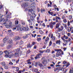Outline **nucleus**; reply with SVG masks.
Returning a JSON list of instances; mask_svg holds the SVG:
<instances>
[{
	"instance_id": "2eb2a0df",
	"label": "nucleus",
	"mask_w": 73,
	"mask_h": 73,
	"mask_svg": "<svg viewBox=\"0 0 73 73\" xmlns=\"http://www.w3.org/2000/svg\"><path fill=\"white\" fill-rule=\"evenodd\" d=\"M72 31V28L70 27H68L67 29V31L68 32H70Z\"/></svg>"
},
{
	"instance_id": "ea45409f",
	"label": "nucleus",
	"mask_w": 73,
	"mask_h": 73,
	"mask_svg": "<svg viewBox=\"0 0 73 73\" xmlns=\"http://www.w3.org/2000/svg\"><path fill=\"white\" fill-rule=\"evenodd\" d=\"M63 25L64 27L65 28V29H67V25L65 24H64Z\"/></svg>"
},
{
	"instance_id": "a878e982",
	"label": "nucleus",
	"mask_w": 73,
	"mask_h": 73,
	"mask_svg": "<svg viewBox=\"0 0 73 73\" xmlns=\"http://www.w3.org/2000/svg\"><path fill=\"white\" fill-rule=\"evenodd\" d=\"M49 38L48 37H47L46 38V39L45 40V41H46V43H47V41H49Z\"/></svg>"
},
{
	"instance_id": "f257e3e1",
	"label": "nucleus",
	"mask_w": 73,
	"mask_h": 73,
	"mask_svg": "<svg viewBox=\"0 0 73 73\" xmlns=\"http://www.w3.org/2000/svg\"><path fill=\"white\" fill-rule=\"evenodd\" d=\"M55 52H57L56 54V57H58L59 56H61V54H64V52L61 49H56L55 50Z\"/></svg>"
},
{
	"instance_id": "c85d7f7f",
	"label": "nucleus",
	"mask_w": 73,
	"mask_h": 73,
	"mask_svg": "<svg viewBox=\"0 0 73 73\" xmlns=\"http://www.w3.org/2000/svg\"><path fill=\"white\" fill-rule=\"evenodd\" d=\"M37 40L38 41H40L41 40V38L40 37L37 38Z\"/></svg>"
},
{
	"instance_id": "b1692460",
	"label": "nucleus",
	"mask_w": 73,
	"mask_h": 73,
	"mask_svg": "<svg viewBox=\"0 0 73 73\" xmlns=\"http://www.w3.org/2000/svg\"><path fill=\"white\" fill-rule=\"evenodd\" d=\"M58 69H60V70H62V67H59L58 68H56V70H58Z\"/></svg>"
},
{
	"instance_id": "8fccbe9b",
	"label": "nucleus",
	"mask_w": 73,
	"mask_h": 73,
	"mask_svg": "<svg viewBox=\"0 0 73 73\" xmlns=\"http://www.w3.org/2000/svg\"><path fill=\"white\" fill-rule=\"evenodd\" d=\"M52 56V57L53 58H56V55L54 54H53Z\"/></svg>"
},
{
	"instance_id": "39448f33",
	"label": "nucleus",
	"mask_w": 73,
	"mask_h": 73,
	"mask_svg": "<svg viewBox=\"0 0 73 73\" xmlns=\"http://www.w3.org/2000/svg\"><path fill=\"white\" fill-rule=\"evenodd\" d=\"M4 52L5 53V57L6 56H8V55L9 54V52L7 51V50L4 51Z\"/></svg>"
},
{
	"instance_id": "4d7b16f0",
	"label": "nucleus",
	"mask_w": 73,
	"mask_h": 73,
	"mask_svg": "<svg viewBox=\"0 0 73 73\" xmlns=\"http://www.w3.org/2000/svg\"><path fill=\"white\" fill-rule=\"evenodd\" d=\"M11 57H14V54H12L11 55H10Z\"/></svg>"
},
{
	"instance_id": "ddd939ff",
	"label": "nucleus",
	"mask_w": 73,
	"mask_h": 73,
	"mask_svg": "<svg viewBox=\"0 0 73 73\" xmlns=\"http://www.w3.org/2000/svg\"><path fill=\"white\" fill-rule=\"evenodd\" d=\"M51 38L52 40H53V41H54L55 40H56V38H55V37H53V34H51Z\"/></svg>"
},
{
	"instance_id": "4be33fe9",
	"label": "nucleus",
	"mask_w": 73,
	"mask_h": 73,
	"mask_svg": "<svg viewBox=\"0 0 73 73\" xmlns=\"http://www.w3.org/2000/svg\"><path fill=\"white\" fill-rule=\"evenodd\" d=\"M23 4L24 6H25V7H27V6H28V2H24Z\"/></svg>"
},
{
	"instance_id": "09e8293b",
	"label": "nucleus",
	"mask_w": 73,
	"mask_h": 73,
	"mask_svg": "<svg viewBox=\"0 0 73 73\" xmlns=\"http://www.w3.org/2000/svg\"><path fill=\"white\" fill-rule=\"evenodd\" d=\"M50 23H51V24L52 25H55V24H56V22H53V23L51 22Z\"/></svg>"
},
{
	"instance_id": "de8ad7c7",
	"label": "nucleus",
	"mask_w": 73,
	"mask_h": 73,
	"mask_svg": "<svg viewBox=\"0 0 73 73\" xmlns=\"http://www.w3.org/2000/svg\"><path fill=\"white\" fill-rule=\"evenodd\" d=\"M37 46L36 45H35L33 48V49H36V48H37Z\"/></svg>"
},
{
	"instance_id": "5701e85b",
	"label": "nucleus",
	"mask_w": 73,
	"mask_h": 73,
	"mask_svg": "<svg viewBox=\"0 0 73 73\" xmlns=\"http://www.w3.org/2000/svg\"><path fill=\"white\" fill-rule=\"evenodd\" d=\"M48 13L49 15H51V16H53V12H51L50 11H48Z\"/></svg>"
},
{
	"instance_id": "603ef678",
	"label": "nucleus",
	"mask_w": 73,
	"mask_h": 73,
	"mask_svg": "<svg viewBox=\"0 0 73 73\" xmlns=\"http://www.w3.org/2000/svg\"><path fill=\"white\" fill-rule=\"evenodd\" d=\"M32 44L33 45H35V44H36V42H32Z\"/></svg>"
},
{
	"instance_id": "e433bc0d",
	"label": "nucleus",
	"mask_w": 73,
	"mask_h": 73,
	"mask_svg": "<svg viewBox=\"0 0 73 73\" xmlns=\"http://www.w3.org/2000/svg\"><path fill=\"white\" fill-rule=\"evenodd\" d=\"M38 65L40 66V67H42L43 66V65H42V64L41 63H39L38 64Z\"/></svg>"
},
{
	"instance_id": "58836bf2",
	"label": "nucleus",
	"mask_w": 73,
	"mask_h": 73,
	"mask_svg": "<svg viewBox=\"0 0 73 73\" xmlns=\"http://www.w3.org/2000/svg\"><path fill=\"white\" fill-rule=\"evenodd\" d=\"M39 52L40 53H43L44 52L45 50H44V51H42L41 50H39Z\"/></svg>"
},
{
	"instance_id": "f704fd0d",
	"label": "nucleus",
	"mask_w": 73,
	"mask_h": 73,
	"mask_svg": "<svg viewBox=\"0 0 73 73\" xmlns=\"http://www.w3.org/2000/svg\"><path fill=\"white\" fill-rule=\"evenodd\" d=\"M52 40H50L49 43V45L48 46H50L51 45H52Z\"/></svg>"
},
{
	"instance_id": "e2e57ef3",
	"label": "nucleus",
	"mask_w": 73,
	"mask_h": 73,
	"mask_svg": "<svg viewBox=\"0 0 73 73\" xmlns=\"http://www.w3.org/2000/svg\"><path fill=\"white\" fill-rule=\"evenodd\" d=\"M19 68L18 67H17L16 68V71H19Z\"/></svg>"
},
{
	"instance_id": "c9c22d12",
	"label": "nucleus",
	"mask_w": 73,
	"mask_h": 73,
	"mask_svg": "<svg viewBox=\"0 0 73 73\" xmlns=\"http://www.w3.org/2000/svg\"><path fill=\"white\" fill-rule=\"evenodd\" d=\"M11 17L9 15H8L6 17L7 19H11Z\"/></svg>"
},
{
	"instance_id": "f3484780",
	"label": "nucleus",
	"mask_w": 73,
	"mask_h": 73,
	"mask_svg": "<svg viewBox=\"0 0 73 73\" xmlns=\"http://www.w3.org/2000/svg\"><path fill=\"white\" fill-rule=\"evenodd\" d=\"M14 56L15 57H19V54L17 52H16L14 54Z\"/></svg>"
},
{
	"instance_id": "338daca9",
	"label": "nucleus",
	"mask_w": 73,
	"mask_h": 73,
	"mask_svg": "<svg viewBox=\"0 0 73 73\" xmlns=\"http://www.w3.org/2000/svg\"><path fill=\"white\" fill-rule=\"evenodd\" d=\"M69 19H72V16L70 15L69 17Z\"/></svg>"
},
{
	"instance_id": "37998d69",
	"label": "nucleus",
	"mask_w": 73,
	"mask_h": 73,
	"mask_svg": "<svg viewBox=\"0 0 73 73\" xmlns=\"http://www.w3.org/2000/svg\"><path fill=\"white\" fill-rule=\"evenodd\" d=\"M39 32L40 33V34H41V35H42V34H43V32H42V31L41 30L39 31Z\"/></svg>"
},
{
	"instance_id": "4c0bfd02",
	"label": "nucleus",
	"mask_w": 73,
	"mask_h": 73,
	"mask_svg": "<svg viewBox=\"0 0 73 73\" xmlns=\"http://www.w3.org/2000/svg\"><path fill=\"white\" fill-rule=\"evenodd\" d=\"M9 65H13V63L11 62H9Z\"/></svg>"
},
{
	"instance_id": "bb28decb",
	"label": "nucleus",
	"mask_w": 73,
	"mask_h": 73,
	"mask_svg": "<svg viewBox=\"0 0 73 73\" xmlns=\"http://www.w3.org/2000/svg\"><path fill=\"white\" fill-rule=\"evenodd\" d=\"M45 9H41V10H40V11H41V13H42V12H45Z\"/></svg>"
},
{
	"instance_id": "0e129e2a",
	"label": "nucleus",
	"mask_w": 73,
	"mask_h": 73,
	"mask_svg": "<svg viewBox=\"0 0 73 73\" xmlns=\"http://www.w3.org/2000/svg\"><path fill=\"white\" fill-rule=\"evenodd\" d=\"M29 28H26V29L25 31H29Z\"/></svg>"
},
{
	"instance_id": "2f4dec72",
	"label": "nucleus",
	"mask_w": 73,
	"mask_h": 73,
	"mask_svg": "<svg viewBox=\"0 0 73 73\" xmlns=\"http://www.w3.org/2000/svg\"><path fill=\"white\" fill-rule=\"evenodd\" d=\"M50 52V50L49 49H47L46 50V53H49Z\"/></svg>"
},
{
	"instance_id": "7c9ffc66",
	"label": "nucleus",
	"mask_w": 73,
	"mask_h": 73,
	"mask_svg": "<svg viewBox=\"0 0 73 73\" xmlns=\"http://www.w3.org/2000/svg\"><path fill=\"white\" fill-rule=\"evenodd\" d=\"M60 27V25H59V24L58 23H57L55 27L57 29L58 28V27Z\"/></svg>"
},
{
	"instance_id": "3c124183",
	"label": "nucleus",
	"mask_w": 73,
	"mask_h": 73,
	"mask_svg": "<svg viewBox=\"0 0 73 73\" xmlns=\"http://www.w3.org/2000/svg\"><path fill=\"white\" fill-rule=\"evenodd\" d=\"M46 68V65L44 64L43 68H44V69H45Z\"/></svg>"
},
{
	"instance_id": "9b49d317",
	"label": "nucleus",
	"mask_w": 73,
	"mask_h": 73,
	"mask_svg": "<svg viewBox=\"0 0 73 73\" xmlns=\"http://www.w3.org/2000/svg\"><path fill=\"white\" fill-rule=\"evenodd\" d=\"M3 25H4L7 28H9V26L8 25L6 24V23H4L3 24Z\"/></svg>"
},
{
	"instance_id": "49530a36",
	"label": "nucleus",
	"mask_w": 73,
	"mask_h": 73,
	"mask_svg": "<svg viewBox=\"0 0 73 73\" xmlns=\"http://www.w3.org/2000/svg\"><path fill=\"white\" fill-rule=\"evenodd\" d=\"M31 8L32 9H34L35 7L34 6H32L31 7Z\"/></svg>"
},
{
	"instance_id": "72a5a7b5",
	"label": "nucleus",
	"mask_w": 73,
	"mask_h": 73,
	"mask_svg": "<svg viewBox=\"0 0 73 73\" xmlns=\"http://www.w3.org/2000/svg\"><path fill=\"white\" fill-rule=\"evenodd\" d=\"M8 42L9 44H11L12 43V39L9 40Z\"/></svg>"
},
{
	"instance_id": "9d476101",
	"label": "nucleus",
	"mask_w": 73,
	"mask_h": 73,
	"mask_svg": "<svg viewBox=\"0 0 73 73\" xmlns=\"http://www.w3.org/2000/svg\"><path fill=\"white\" fill-rule=\"evenodd\" d=\"M12 44H11L8 46L7 47V48L8 49H10V48H12Z\"/></svg>"
},
{
	"instance_id": "1a4fd4ad",
	"label": "nucleus",
	"mask_w": 73,
	"mask_h": 73,
	"mask_svg": "<svg viewBox=\"0 0 73 73\" xmlns=\"http://www.w3.org/2000/svg\"><path fill=\"white\" fill-rule=\"evenodd\" d=\"M70 65V64L69 63H68L64 65L63 66V67H65L66 68L67 67H68Z\"/></svg>"
},
{
	"instance_id": "a19ab883",
	"label": "nucleus",
	"mask_w": 73,
	"mask_h": 73,
	"mask_svg": "<svg viewBox=\"0 0 73 73\" xmlns=\"http://www.w3.org/2000/svg\"><path fill=\"white\" fill-rule=\"evenodd\" d=\"M20 44H21L24 43V42L22 40H21L19 42Z\"/></svg>"
},
{
	"instance_id": "69168bd1",
	"label": "nucleus",
	"mask_w": 73,
	"mask_h": 73,
	"mask_svg": "<svg viewBox=\"0 0 73 73\" xmlns=\"http://www.w3.org/2000/svg\"><path fill=\"white\" fill-rule=\"evenodd\" d=\"M8 55V56H6V57H9V58H11V55Z\"/></svg>"
},
{
	"instance_id": "13d9d810",
	"label": "nucleus",
	"mask_w": 73,
	"mask_h": 73,
	"mask_svg": "<svg viewBox=\"0 0 73 73\" xmlns=\"http://www.w3.org/2000/svg\"><path fill=\"white\" fill-rule=\"evenodd\" d=\"M37 65H38L37 62H36L35 63V66H37Z\"/></svg>"
},
{
	"instance_id": "5fc2aeb1",
	"label": "nucleus",
	"mask_w": 73,
	"mask_h": 73,
	"mask_svg": "<svg viewBox=\"0 0 73 73\" xmlns=\"http://www.w3.org/2000/svg\"><path fill=\"white\" fill-rule=\"evenodd\" d=\"M64 41V43L65 44H67V43H68V40H65Z\"/></svg>"
},
{
	"instance_id": "a18cd8bd",
	"label": "nucleus",
	"mask_w": 73,
	"mask_h": 73,
	"mask_svg": "<svg viewBox=\"0 0 73 73\" xmlns=\"http://www.w3.org/2000/svg\"><path fill=\"white\" fill-rule=\"evenodd\" d=\"M69 73H73V70L71 69L69 71Z\"/></svg>"
},
{
	"instance_id": "412c9836",
	"label": "nucleus",
	"mask_w": 73,
	"mask_h": 73,
	"mask_svg": "<svg viewBox=\"0 0 73 73\" xmlns=\"http://www.w3.org/2000/svg\"><path fill=\"white\" fill-rule=\"evenodd\" d=\"M7 38H5L3 39V42L4 43H5L7 42Z\"/></svg>"
},
{
	"instance_id": "bf43d9fd",
	"label": "nucleus",
	"mask_w": 73,
	"mask_h": 73,
	"mask_svg": "<svg viewBox=\"0 0 73 73\" xmlns=\"http://www.w3.org/2000/svg\"><path fill=\"white\" fill-rule=\"evenodd\" d=\"M63 22H64V23H66V19H64L63 20Z\"/></svg>"
},
{
	"instance_id": "680f3d73",
	"label": "nucleus",
	"mask_w": 73,
	"mask_h": 73,
	"mask_svg": "<svg viewBox=\"0 0 73 73\" xmlns=\"http://www.w3.org/2000/svg\"><path fill=\"white\" fill-rule=\"evenodd\" d=\"M63 49L64 51H65L66 50V47H64L63 48Z\"/></svg>"
},
{
	"instance_id": "864d4df0",
	"label": "nucleus",
	"mask_w": 73,
	"mask_h": 73,
	"mask_svg": "<svg viewBox=\"0 0 73 73\" xmlns=\"http://www.w3.org/2000/svg\"><path fill=\"white\" fill-rule=\"evenodd\" d=\"M47 7H52V5L50 6V5L49 3H48V5H47Z\"/></svg>"
},
{
	"instance_id": "79ce46f5",
	"label": "nucleus",
	"mask_w": 73,
	"mask_h": 73,
	"mask_svg": "<svg viewBox=\"0 0 73 73\" xmlns=\"http://www.w3.org/2000/svg\"><path fill=\"white\" fill-rule=\"evenodd\" d=\"M4 68L5 69H8V67L7 66H4Z\"/></svg>"
},
{
	"instance_id": "c03bdc74",
	"label": "nucleus",
	"mask_w": 73,
	"mask_h": 73,
	"mask_svg": "<svg viewBox=\"0 0 73 73\" xmlns=\"http://www.w3.org/2000/svg\"><path fill=\"white\" fill-rule=\"evenodd\" d=\"M63 64H67V62L65 61V60H64L63 61Z\"/></svg>"
},
{
	"instance_id": "a211bd4d",
	"label": "nucleus",
	"mask_w": 73,
	"mask_h": 73,
	"mask_svg": "<svg viewBox=\"0 0 73 73\" xmlns=\"http://www.w3.org/2000/svg\"><path fill=\"white\" fill-rule=\"evenodd\" d=\"M1 64L2 65V66H4L6 65V64H5V62H2L1 63Z\"/></svg>"
},
{
	"instance_id": "20e7f679",
	"label": "nucleus",
	"mask_w": 73,
	"mask_h": 73,
	"mask_svg": "<svg viewBox=\"0 0 73 73\" xmlns=\"http://www.w3.org/2000/svg\"><path fill=\"white\" fill-rule=\"evenodd\" d=\"M64 30V27L63 26H62L60 27V28L59 27L58 29V30L59 32H61Z\"/></svg>"
},
{
	"instance_id": "cd10ccee",
	"label": "nucleus",
	"mask_w": 73,
	"mask_h": 73,
	"mask_svg": "<svg viewBox=\"0 0 73 73\" xmlns=\"http://www.w3.org/2000/svg\"><path fill=\"white\" fill-rule=\"evenodd\" d=\"M33 70L34 72H37V71H38V70L37 69H33Z\"/></svg>"
},
{
	"instance_id": "6ab92c4d",
	"label": "nucleus",
	"mask_w": 73,
	"mask_h": 73,
	"mask_svg": "<svg viewBox=\"0 0 73 73\" xmlns=\"http://www.w3.org/2000/svg\"><path fill=\"white\" fill-rule=\"evenodd\" d=\"M61 42V41L60 40H57L56 41V44H58V45L60 44V43Z\"/></svg>"
},
{
	"instance_id": "774afa93",
	"label": "nucleus",
	"mask_w": 73,
	"mask_h": 73,
	"mask_svg": "<svg viewBox=\"0 0 73 73\" xmlns=\"http://www.w3.org/2000/svg\"><path fill=\"white\" fill-rule=\"evenodd\" d=\"M1 46L3 47V46H4V44L3 43H1Z\"/></svg>"
},
{
	"instance_id": "f8f14e48",
	"label": "nucleus",
	"mask_w": 73,
	"mask_h": 73,
	"mask_svg": "<svg viewBox=\"0 0 73 73\" xmlns=\"http://www.w3.org/2000/svg\"><path fill=\"white\" fill-rule=\"evenodd\" d=\"M26 29V28L25 27H23V28L21 27L19 29L20 31H25Z\"/></svg>"
},
{
	"instance_id": "052dcab7",
	"label": "nucleus",
	"mask_w": 73,
	"mask_h": 73,
	"mask_svg": "<svg viewBox=\"0 0 73 73\" xmlns=\"http://www.w3.org/2000/svg\"><path fill=\"white\" fill-rule=\"evenodd\" d=\"M61 39H62V40H63V41H65V39L63 38V37L62 36L61 37Z\"/></svg>"
},
{
	"instance_id": "dca6fc26",
	"label": "nucleus",
	"mask_w": 73,
	"mask_h": 73,
	"mask_svg": "<svg viewBox=\"0 0 73 73\" xmlns=\"http://www.w3.org/2000/svg\"><path fill=\"white\" fill-rule=\"evenodd\" d=\"M60 19H53V20H54L55 21L56 20V23H57L58 22V21H59V20H60Z\"/></svg>"
},
{
	"instance_id": "7ed1b4c3",
	"label": "nucleus",
	"mask_w": 73,
	"mask_h": 73,
	"mask_svg": "<svg viewBox=\"0 0 73 73\" xmlns=\"http://www.w3.org/2000/svg\"><path fill=\"white\" fill-rule=\"evenodd\" d=\"M42 60H43L42 64H44V65H45L47 64V60H45V58H42Z\"/></svg>"
},
{
	"instance_id": "0eeeda50",
	"label": "nucleus",
	"mask_w": 73,
	"mask_h": 73,
	"mask_svg": "<svg viewBox=\"0 0 73 73\" xmlns=\"http://www.w3.org/2000/svg\"><path fill=\"white\" fill-rule=\"evenodd\" d=\"M13 40L14 41H16V40H20V38L18 36H16L13 38Z\"/></svg>"
},
{
	"instance_id": "aec40b11",
	"label": "nucleus",
	"mask_w": 73,
	"mask_h": 73,
	"mask_svg": "<svg viewBox=\"0 0 73 73\" xmlns=\"http://www.w3.org/2000/svg\"><path fill=\"white\" fill-rule=\"evenodd\" d=\"M40 57V56L38 55L37 54L36 56V57H35V58L36 60V59H38V58H39Z\"/></svg>"
},
{
	"instance_id": "f03ea898",
	"label": "nucleus",
	"mask_w": 73,
	"mask_h": 73,
	"mask_svg": "<svg viewBox=\"0 0 73 73\" xmlns=\"http://www.w3.org/2000/svg\"><path fill=\"white\" fill-rule=\"evenodd\" d=\"M29 11L32 14L33 16H34L33 17L29 13L28 15V17H30V19H34L36 16V14H35V11H33V9H30L29 10Z\"/></svg>"
},
{
	"instance_id": "c756f323",
	"label": "nucleus",
	"mask_w": 73,
	"mask_h": 73,
	"mask_svg": "<svg viewBox=\"0 0 73 73\" xmlns=\"http://www.w3.org/2000/svg\"><path fill=\"white\" fill-rule=\"evenodd\" d=\"M27 47L29 48H31L32 47V46L31 45V44L30 43L27 44Z\"/></svg>"
},
{
	"instance_id": "6e6d98bb",
	"label": "nucleus",
	"mask_w": 73,
	"mask_h": 73,
	"mask_svg": "<svg viewBox=\"0 0 73 73\" xmlns=\"http://www.w3.org/2000/svg\"><path fill=\"white\" fill-rule=\"evenodd\" d=\"M37 11H38V12H39L40 11V8H39L38 7L37 8Z\"/></svg>"
},
{
	"instance_id": "473e14b6",
	"label": "nucleus",
	"mask_w": 73,
	"mask_h": 73,
	"mask_svg": "<svg viewBox=\"0 0 73 73\" xmlns=\"http://www.w3.org/2000/svg\"><path fill=\"white\" fill-rule=\"evenodd\" d=\"M49 25L50 27L51 28V29L53 28V25L52 24V23H50Z\"/></svg>"
},
{
	"instance_id": "393cba45",
	"label": "nucleus",
	"mask_w": 73,
	"mask_h": 73,
	"mask_svg": "<svg viewBox=\"0 0 73 73\" xmlns=\"http://www.w3.org/2000/svg\"><path fill=\"white\" fill-rule=\"evenodd\" d=\"M3 22L4 23H5V22H7L8 21V19H4L3 20Z\"/></svg>"
},
{
	"instance_id": "6e6552de",
	"label": "nucleus",
	"mask_w": 73,
	"mask_h": 73,
	"mask_svg": "<svg viewBox=\"0 0 73 73\" xmlns=\"http://www.w3.org/2000/svg\"><path fill=\"white\" fill-rule=\"evenodd\" d=\"M20 48H19L18 49H17L16 50V52H18V53L20 54H21V51H20Z\"/></svg>"
},
{
	"instance_id": "423d86ee",
	"label": "nucleus",
	"mask_w": 73,
	"mask_h": 73,
	"mask_svg": "<svg viewBox=\"0 0 73 73\" xmlns=\"http://www.w3.org/2000/svg\"><path fill=\"white\" fill-rule=\"evenodd\" d=\"M15 28H17V27H18V25H17L19 24V21L17 20L15 22Z\"/></svg>"
},
{
	"instance_id": "4468645a",
	"label": "nucleus",
	"mask_w": 73,
	"mask_h": 73,
	"mask_svg": "<svg viewBox=\"0 0 73 73\" xmlns=\"http://www.w3.org/2000/svg\"><path fill=\"white\" fill-rule=\"evenodd\" d=\"M8 23H9V27L10 28L12 27V22H11L10 21H8Z\"/></svg>"
}]
</instances>
